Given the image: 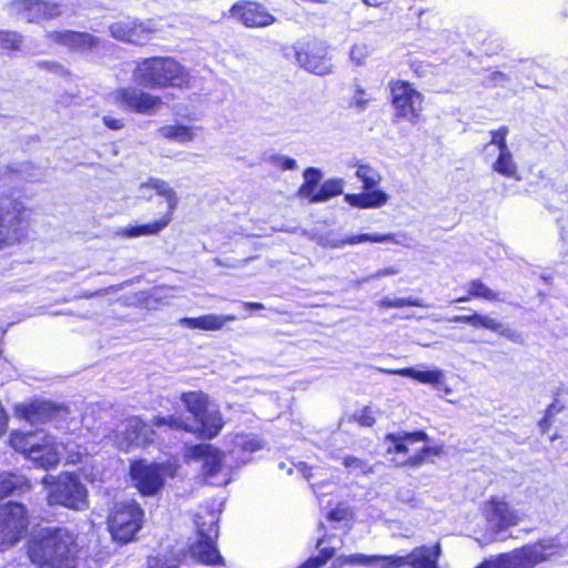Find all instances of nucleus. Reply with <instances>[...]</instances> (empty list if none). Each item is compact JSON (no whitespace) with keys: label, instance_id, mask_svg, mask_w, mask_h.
<instances>
[{"label":"nucleus","instance_id":"a211bd4d","mask_svg":"<svg viewBox=\"0 0 568 568\" xmlns=\"http://www.w3.org/2000/svg\"><path fill=\"white\" fill-rule=\"evenodd\" d=\"M484 516L491 541L495 540L496 535L518 525L523 519V515L518 510L498 497H493L485 504Z\"/></svg>","mask_w":568,"mask_h":568},{"label":"nucleus","instance_id":"6e6d98bb","mask_svg":"<svg viewBox=\"0 0 568 568\" xmlns=\"http://www.w3.org/2000/svg\"><path fill=\"white\" fill-rule=\"evenodd\" d=\"M194 136L193 128L180 124V142L191 141Z\"/></svg>","mask_w":568,"mask_h":568},{"label":"nucleus","instance_id":"423d86ee","mask_svg":"<svg viewBox=\"0 0 568 568\" xmlns=\"http://www.w3.org/2000/svg\"><path fill=\"white\" fill-rule=\"evenodd\" d=\"M386 453L392 456L389 460L396 466L418 467L432 455H439V447H430L426 443L428 436L425 432L389 434Z\"/></svg>","mask_w":568,"mask_h":568},{"label":"nucleus","instance_id":"37998d69","mask_svg":"<svg viewBox=\"0 0 568 568\" xmlns=\"http://www.w3.org/2000/svg\"><path fill=\"white\" fill-rule=\"evenodd\" d=\"M343 465L353 474H368L373 471L372 467L364 460L353 457V456H346L343 459Z\"/></svg>","mask_w":568,"mask_h":568},{"label":"nucleus","instance_id":"0eeeda50","mask_svg":"<svg viewBox=\"0 0 568 568\" xmlns=\"http://www.w3.org/2000/svg\"><path fill=\"white\" fill-rule=\"evenodd\" d=\"M388 88L394 116L410 124H417L424 111V94L407 80H392Z\"/></svg>","mask_w":568,"mask_h":568},{"label":"nucleus","instance_id":"ea45409f","mask_svg":"<svg viewBox=\"0 0 568 568\" xmlns=\"http://www.w3.org/2000/svg\"><path fill=\"white\" fill-rule=\"evenodd\" d=\"M22 43V36L14 31H0V47L4 50L17 51Z\"/></svg>","mask_w":568,"mask_h":568},{"label":"nucleus","instance_id":"4468645a","mask_svg":"<svg viewBox=\"0 0 568 568\" xmlns=\"http://www.w3.org/2000/svg\"><path fill=\"white\" fill-rule=\"evenodd\" d=\"M303 178L304 180L296 191V196L308 203L326 202L334 196L343 194L344 181L334 178L321 183L323 173L317 168H306L303 172Z\"/></svg>","mask_w":568,"mask_h":568},{"label":"nucleus","instance_id":"f257e3e1","mask_svg":"<svg viewBox=\"0 0 568 568\" xmlns=\"http://www.w3.org/2000/svg\"><path fill=\"white\" fill-rule=\"evenodd\" d=\"M561 549L556 537L541 538L508 552L491 556L476 568H535L550 560ZM439 544L414 548L405 556L389 555V568H437Z\"/></svg>","mask_w":568,"mask_h":568},{"label":"nucleus","instance_id":"e2e57ef3","mask_svg":"<svg viewBox=\"0 0 568 568\" xmlns=\"http://www.w3.org/2000/svg\"><path fill=\"white\" fill-rule=\"evenodd\" d=\"M405 495H406V496H403V495H402V493H400V494H399V498H400L402 500L409 501V500H410V496H409V495H410V493L407 490V491L405 493Z\"/></svg>","mask_w":568,"mask_h":568},{"label":"nucleus","instance_id":"412c9836","mask_svg":"<svg viewBox=\"0 0 568 568\" xmlns=\"http://www.w3.org/2000/svg\"><path fill=\"white\" fill-rule=\"evenodd\" d=\"M154 430L138 417H130L119 425L115 432V445L129 450L133 445H146L153 442Z\"/></svg>","mask_w":568,"mask_h":568},{"label":"nucleus","instance_id":"4be33fe9","mask_svg":"<svg viewBox=\"0 0 568 568\" xmlns=\"http://www.w3.org/2000/svg\"><path fill=\"white\" fill-rule=\"evenodd\" d=\"M16 413L30 424H42L65 417L68 409L49 400H33L29 404L17 406Z\"/></svg>","mask_w":568,"mask_h":568},{"label":"nucleus","instance_id":"c85d7f7f","mask_svg":"<svg viewBox=\"0 0 568 568\" xmlns=\"http://www.w3.org/2000/svg\"><path fill=\"white\" fill-rule=\"evenodd\" d=\"M158 32V28L153 20L140 21L134 19V28H131L129 34V43L144 44L152 39Z\"/></svg>","mask_w":568,"mask_h":568},{"label":"nucleus","instance_id":"bf43d9fd","mask_svg":"<svg viewBox=\"0 0 568 568\" xmlns=\"http://www.w3.org/2000/svg\"><path fill=\"white\" fill-rule=\"evenodd\" d=\"M242 306L246 311H260L264 310V305L261 303H251V302H243Z\"/></svg>","mask_w":568,"mask_h":568},{"label":"nucleus","instance_id":"f03ea898","mask_svg":"<svg viewBox=\"0 0 568 568\" xmlns=\"http://www.w3.org/2000/svg\"><path fill=\"white\" fill-rule=\"evenodd\" d=\"M10 444L16 452L26 455L45 469L53 468L59 464L62 450L69 464L81 463L83 457L87 456V449L78 443L57 442L52 435L42 429L29 433H12Z\"/></svg>","mask_w":568,"mask_h":568},{"label":"nucleus","instance_id":"f704fd0d","mask_svg":"<svg viewBox=\"0 0 568 568\" xmlns=\"http://www.w3.org/2000/svg\"><path fill=\"white\" fill-rule=\"evenodd\" d=\"M408 67L413 73V75L417 79H426L430 75H434V69L435 67L432 65L429 62L417 59V58H409L408 60Z\"/></svg>","mask_w":568,"mask_h":568},{"label":"nucleus","instance_id":"a878e982","mask_svg":"<svg viewBox=\"0 0 568 568\" xmlns=\"http://www.w3.org/2000/svg\"><path fill=\"white\" fill-rule=\"evenodd\" d=\"M230 455L235 459L236 466L244 465L251 460V455L261 450L264 443L255 435L237 434L233 442Z\"/></svg>","mask_w":568,"mask_h":568},{"label":"nucleus","instance_id":"5fc2aeb1","mask_svg":"<svg viewBox=\"0 0 568 568\" xmlns=\"http://www.w3.org/2000/svg\"><path fill=\"white\" fill-rule=\"evenodd\" d=\"M160 133L166 138L174 140L178 138V125H166L160 129Z\"/></svg>","mask_w":568,"mask_h":568},{"label":"nucleus","instance_id":"69168bd1","mask_svg":"<svg viewBox=\"0 0 568 568\" xmlns=\"http://www.w3.org/2000/svg\"><path fill=\"white\" fill-rule=\"evenodd\" d=\"M558 223L564 227V225L568 224V217L566 220L560 219Z\"/></svg>","mask_w":568,"mask_h":568},{"label":"nucleus","instance_id":"6ab92c4d","mask_svg":"<svg viewBox=\"0 0 568 568\" xmlns=\"http://www.w3.org/2000/svg\"><path fill=\"white\" fill-rule=\"evenodd\" d=\"M9 17L29 23H39L60 16L59 6L42 0H11L6 4Z\"/></svg>","mask_w":568,"mask_h":568},{"label":"nucleus","instance_id":"13d9d810","mask_svg":"<svg viewBox=\"0 0 568 568\" xmlns=\"http://www.w3.org/2000/svg\"><path fill=\"white\" fill-rule=\"evenodd\" d=\"M7 427H8V416H7L2 405L0 404V436H2L6 433Z\"/></svg>","mask_w":568,"mask_h":568},{"label":"nucleus","instance_id":"c03bdc74","mask_svg":"<svg viewBox=\"0 0 568 568\" xmlns=\"http://www.w3.org/2000/svg\"><path fill=\"white\" fill-rule=\"evenodd\" d=\"M28 209L17 197L0 199V213H24Z\"/></svg>","mask_w":568,"mask_h":568},{"label":"nucleus","instance_id":"b1692460","mask_svg":"<svg viewBox=\"0 0 568 568\" xmlns=\"http://www.w3.org/2000/svg\"><path fill=\"white\" fill-rule=\"evenodd\" d=\"M381 371L389 375L414 378L422 384L430 385L434 389L443 392L445 395H450L453 393V389L446 383L445 372L437 367L426 371H420L415 367Z\"/></svg>","mask_w":568,"mask_h":568},{"label":"nucleus","instance_id":"39448f33","mask_svg":"<svg viewBox=\"0 0 568 568\" xmlns=\"http://www.w3.org/2000/svg\"><path fill=\"white\" fill-rule=\"evenodd\" d=\"M190 417L180 419V429L195 434L202 439H213L224 426L219 407L202 392L184 393L180 398Z\"/></svg>","mask_w":568,"mask_h":568},{"label":"nucleus","instance_id":"72a5a7b5","mask_svg":"<svg viewBox=\"0 0 568 568\" xmlns=\"http://www.w3.org/2000/svg\"><path fill=\"white\" fill-rule=\"evenodd\" d=\"M131 28H134V19L126 18L110 26L111 36L120 41L128 42Z\"/></svg>","mask_w":568,"mask_h":568},{"label":"nucleus","instance_id":"e433bc0d","mask_svg":"<svg viewBox=\"0 0 568 568\" xmlns=\"http://www.w3.org/2000/svg\"><path fill=\"white\" fill-rule=\"evenodd\" d=\"M152 189L155 191L158 195H163L168 199L169 209L173 210L172 201L170 199V195L172 193V190L169 187V185L161 180L152 179L149 183L141 185L142 195H145V190Z\"/></svg>","mask_w":568,"mask_h":568},{"label":"nucleus","instance_id":"473e14b6","mask_svg":"<svg viewBox=\"0 0 568 568\" xmlns=\"http://www.w3.org/2000/svg\"><path fill=\"white\" fill-rule=\"evenodd\" d=\"M392 239V235L390 234H383V235H379V234H359V235H353V236H349L345 240H336V241H333L329 245L332 247H341L345 244H358V243H362V242H386V241H389Z\"/></svg>","mask_w":568,"mask_h":568},{"label":"nucleus","instance_id":"9d476101","mask_svg":"<svg viewBox=\"0 0 568 568\" xmlns=\"http://www.w3.org/2000/svg\"><path fill=\"white\" fill-rule=\"evenodd\" d=\"M52 477H44V484H51L47 500L51 506L60 505L74 510L88 507V490L81 480L73 474H61L55 481Z\"/></svg>","mask_w":568,"mask_h":568},{"label":"nucleus","instance_id":"f3484780","mask_svg":"<svg viewBox=\"0 0 568 568\" xmlns=\"http://www.w3.org/2000/svg\"><path fill=\"white\" fill-rule=\"evenodd\" d=\"M175 468L171 464H146L144 460L131 465L130 475L136 489L145 495L156 494L166 476H173Z\"/></svg>","mask_w":568,"mask_h":568},{"label":"nucleus","instance_id":"79ce46f5","mask_svg":"<svg viewBox=\"0 0 568 568\" xmlns=\"http://www.w3.org/2000/svg\"><path fill=\"white\" fill-rule=\"evenodd\" d=\"M452 323H464L471 325L475 328H484V325H487V315H483L479 313H474L471 315H456L449 320Z\"/></svg>","mask_w":568,"mask_h":568},{"label":"nucleus","instance_id":"0e129e2a","mask_svg":"<svg viewBox=\"0 0 568 568\" xmlns=\"http://www.w3.org/2000/svg\"><path fill=\"white\" fill-rule=\"evenodd\" d=\"M311 486L315 494H318V490L321 488V485L318 483H311Z\"/></svg>","mask_w":568,"mask_h":568},{"label":"nucleus","instance_id":"bb28decb","mask_svg":"<svg viewBox=\"0 0 568 568\" xmlns=\"http://www.w3.org/2000/svg\"><path fill=\"white\" fill-rule=\"evenodd\" d=\"M235 320L236 316L234 315L207 314L200 317L180 318V325L192 329L217 331L221 329L225 323L234 322Z\"/></svg>","mask_w":568,"mask_h":568},{"label":"nucleus","instance_id":"c9c22d12","mask_svg":"<svg viewBox=\"0 0 568 568\" xmlns=\"http://www.w3.org/2000/svg\"><path fill=\"white\" fill-rule=\"evenodd\" d=\"M379 307L384 308H400L405 306H417L426 307L427 305L420 298L407 297V298H388L385 297L378 302Z\"/></svg>","mask_w":568,"mask_h":568},{"label":"nucleus","instance_id":"9b49d317","mask_svg":"<svg viewBox=\"0 0 568 568\" xmlns=\"http://www.w3.org/2000/svg\"><path fill=\"white\" fill-rule=\"evenodd\" d=\"M294 58L298 67L316 75H327L333 72L329 47L324 40L313 38L295 43Z\"/></svg>","mask_w":568,"mask_h":568},{"label":"nucleus","instance_id":"c756f323","mask_svg":"<svg viewBox=\"0 0 568 568\" xmlns=\"http://www.w3.org/2000/svg\"><path fill=\"white\" fill-rule=\"evenodd\" d=\"M30 484L26 477L14 474H0V499L12 493L29 490Z\"/></svg>","mask_w":568,"mask_h":568},{"label":"nucleus","instance_id":"09e8293b","mask_svg":"<svg viewBox=\"0 0 568 568\" xmlns=\"http://www.w3.org/2000/svg\"><path fill=\"white\" fill-rule=\"evenodd\" d=\"M400 272V270L396 266H389L382 270H378L376 273H373L368 275L366 278L363 280V282H368L371 280L381 278L385 276H392L397 275Z\"/></svg>","mask_w":568,"mask_h":568},{"label":"nucleus","instance_id":"a19ab883","mask_svg":"<svg viewBox=\"0 0 568 568\" xmlns=\"http://www.w3.org/2000/svg\"><path fill=\"white\" fill-rule=\"evenodd\" d=\"M509 134V128L501 125L498 129L490 131V141L488 144L496 145L499 152L509 150L507 144V136Z\"/></svg>","mask_w":568,"mask_h":568},{"label":"nucleus","instance_id":"2eb2a0df","mask_svg":"<svg viewBox=\"0 0 568 568\" xmlns=\"http://www.w3.org/2000/svg\"><path fill=\"white\" fill-rule=\"evenodd\" d=\"M143 510L134 500H123L114 505L109 517V529L114 539L130 541L141 528Z\"/></svg>","mask_w":568,"mask_h":568},{"label":"nucleus","instance_id":"7c9ffc66","mask_svg":"<svg viewBox=\"0 0 568 568\" xmlns=\"http://www.w3.org/2000/svg\"><path fill=\"white\" fill-rule=\"evenodd\" d=\"M465 288L469 296L474 298H483L486 301H501L500 294L498 292L493 291L486 284H484L480 280H473L466 284Z\"/></svg>","mask_w":568,"mask_h":568},{"label":"nucleus","instance_id":"8fccbe9b","mask_svg":"<svg viewBox=\"0 0 568 568\" xmlns=\"http://www.w3.org/2000/svg\"><path fill=\"white\" fill-rule=\"evenodd\" d=\"M273 162L282 170L284 171H291L296 169L297 164L296 161L292 158L287 156H275L273 159Z\"/></svg>","mask_w":568,"mask_h":568},{"label":"nucleus","instance_id":"de8ad7c7","mask_svg":"<svg viewBox=\"0 0 568 568\" xmlns=\"http://www.w3.org/2000/svg\"><path fill=\"white\" fill-rule=\"evenodd\" d=\"M149 568H178V561L175 558H152L149 560Z\"/></svg>","mask_w":568,"mask_h":568},{"label":"nucleus","instance_id":"cd10ccee","mask_svg":"<svg viewBox=\"0 0 568 568\" xmlns=\"http://www.w3.org/2000/svg\"><path fill=\"white\" fill-rule=\"evenodd\" d=\"M493 171L504 178L519 180L518 166L510 150L498 152L493 163Z\"/></svg>","mask_w":568,"mask_h":568},{"label":"nucleus","instance_id":"2f4dec72","mask_svg":"<svg viewBox=\"0 0 568 568\" xmlns=\"http://www.w3.org/2000/svg\"><path fill=\"white\" fill-rule=\"evenodd\" d=\"M487 325H484V328L489 329L491 332L498 333L499 335L506 337L510 342L523 344L524 343V336L520 332L501 324L496 318H493L487 315Z\"/></svg>","mask_w":568,"mask_h":568},{"label":"nucleus","instance_id":"603ef678","mask_svg":"<svg viewBox=\"0 0 568 568\" xmlns=\"http://www.w3.org/2000/svg\"><path fill=\"white\" fill-rule=\"evenodd\" d=\"M154 426H156L158 428H162V427H168L169 429L173 430L176 425H175V419L173 417H156L154 419Z\"/></svg>","mask_w":568,"mask_h":568},{"label":"nucleus","instance_id":"f8f14e48","mask_svg":"<svg viewBox=\"0 0 568 568\" xmlns=\"http://www.w3.org/2000/svg\"><path fill=\"white\" fill-rule=\"evenodd\" d=\"M326 541L322 538L317 541V549L320 554L316 557L310 558L300 568H321L323 567L335 554L334 547L323 546ZM363 566L368 568H389V555H364L353 554L348 556H338L329 568H343L344 566Z\"/></svg>","mask_w":568,"mask_h":568},{"label":"nucleus","instance_id":"49530a36","mask_svg":"<svg viewBox=\"0 0 568 568\" xmlns=\"http://www.w3.org/2000/svg\"><path fill=\"white\" fill-rule=\"evenodd\" d=\"M561 410V407H558L557 404H551L547 410L545 417L539 422V427L542 433H546L551 425V418Z\"/></svg>","mask_w":568,"mask_h":568},{"label":"nucleus","instance_id":"5701e85b","mask_svg":"<svg viewBox=\"0 0 568 568\" xmlns=\"http://www.w3.org/2000/svg\"><path fill=\"white\" fill-rule=\"evenodd\" d=\"M116 100L126 109L142 114L153 113L161 104V99L135 88L116 91Z\"/></svg>","mask_w":568,"mask_h":568},{"label":"nucleus","instance_id":"a18cd8bd","mask_svg":"<svg viewBox=\"0 0 568 568\" xmlns=\"http://www.w3.org/2000/svg\"><path fill=\"white\" fill-rule=\"evenodd\" d=\"M351 510L345 505H338L335 509L331 510L327 515L329 521L342 523L351 519Z\"/></svg>","mask_w":568,"mask_h":568},{"label":"nucleus","instance_id":"6e6552de","mask_svg":"<svg viewBox=\"0 0 568 568\" xmlns=\"http://www.w3.org/2000/svg\"><path fill=\"white\" fill-rule=\"evenodd\" d=\"M351 166L355 169V176L363 183V192L345 194V201L357 209H374L384 205L388 195L377 189L382 181L379 172L361 161H354Z\"/></svg>","mask_w":568,"mask_h":568},{"label":"nucleus","instance_id":"864d4df0","mask_svg":"<svg viewBox=\"0 0 568 568\" xmlns=\"http://www.w3.org/2000/svg\"><path fill=\"white\" fill-rule=\"evenodd\" d=\"M296 468L303 475V477L305 479H307L308 481H311L314 478V476H315L314 473H313L314 468L308 466L304 462H300L298 464H296Z\"/></svg>","mask_w":568,"mask_h":568},{"label":"nucleus","instance_id":"ddd939ff","mask_svg":"<svg viewBox=\"0 0 568 568\" xmlns=\"http://www.w3.org/2000/svg\"><path fill=\"white\" fill-rule=\"evenodd\" d=\"M178 62L171 58H150L138 63L133 72L134 82L145 88L174 85Z\"/></svg>","mask_w":568,"mask_h":568},{"label":"nucleus","instance_id":"3c124183","mask_svg":"<svg viewBox=\"0 0 568 568\" xmlns=\"http://www.w3.org/2000/svg\"><path fill=\"white\" fill-rule=\"evenodd\" d=\"M102 121L104 125L111 130H120L124 126V123L121 119H115L110 115H104Z\"/></svg>","mask_w":568,"mask_h":568},{"label":"nucleus","instance_id":"58836bf2","mask_svg":"<svg viewBox=\"0 0 568 568\" xmlns=\"http://www.w3.org/2000/svg\"><path fill=\"white\" fill-rule=\"evenodd\" d=\"M373 100L371 94L361 85H355L354 94L349 101V106L355 108L358 111H363L368 106V103Z\"/></svg>","mask_w":568,"mask_h":568},{"label":"nucleus","instance_id":"680f3d73","mask_svg":"<svg viewBox=\"0 0 568 568\" xmlns=\"http://www.w3.org/2000/svg\"><path fill=\"white\" fill-rule=\"evenodd\" d=\"M470 298H473V296H469V294L467 293L466 296L457 297L456 300L453 301V303L468 302Z\"/></svg>","mask_w":568,"mask_h":568},{"label":"nucleus","instance_id":"4c0bfd02","mask_svg":"<svg viewBox=\"0 0 568 568\" xmlns=\"http://www.w3.org/2000/svg\"><path fill=\"white\" fill-rule=\"evenodd\" d=\"M168 224V220H163L160 223L145 224L139 226H132L124 230L126 236H141L146 234H154Z\"/></svg>","mask_w":568,"mask_h":568},{"label":"nucleus","instance_id":"052dcab7","mask_svg":"<svg viewBox=\"0 0 568 568\" xmlns=\"http://www.w3.org/2000/svg\"><path fill=\"white\" fill-rule=\"evenodd\" d=\"M359 51V47L358 45H354L352 49H351V57L353 60H356V63L357 64H361V60L359 58L356 57V52Z\"/></svg>","mask_w":568,"mask_h":568},{"label":"nucleus","instance_id":"dca6fc26","mask_svg":"<svg viewBox=\"0 0 568 568\" xmlns=\"http://www.w3.org/2000/svg\"><path fill=\"white\" fill-rule=\"evenodd\" d=\"M29 525L27 510L22 504L9 501L0 506V550L17 544Z\"/></svg>","mask_w":568,"mask_h":568},{"label":"nucleus","instance_id":"1a4fd4ad","mask_svg":"<svg viewBox=\"0 0 568 568\" xmlns=\"http://www.w3.org/2000/svg\"><path fill=\"white\" fill-rule=\"evenodd\" d=\"M183 457L187 463L202 462V475L210 485L223 486L231 480L232 467L223 462L222 452L210 444L185 446Z\"/></svg>","mask_w":568,"mask_h":568},{"label":"nucleus","instance_id":"aec40b11","mask_svg":"<svg viewBox=\"0 0 568 568\" xmlns=\"http://www.w3.org/2000/svg\"><path fill=\"white\" fill-rule=\"evenodd\" d=\"M229 11L232 18L246 28H266L276 22V17L257 0H239Z\"/></svg>","mask_w":568,"mask_h":568},{"label":"nucleus","instance_id":"7ed1b4c3","mask_svg":"<svg viewBox=\"0 0 568 568\" xmlns=\"http://www.w3.org/2000/svg\"><path fill=\"white\" fill-rule=\"evenodd\" d=\"M77 552L75 538L64 528H42L29 546V557L38 568H75Z\"/></svg>","mask_w":568,"mask_h":568},{"label":"nucleus","instance_id":"4d7b16f0","mask_svg":"<svg viewBox=\"0 0 568 568\" xmlns=\"http://www.w3.org/2000/svg\"><path fill=\"white\" fill-rule=\"evenodd\" d=\"M371 409L365 407L363 414L359 417V423L365 426H371L374 424L375 419L369 415Z\"/></svg>","mask_w":568,"mask_h":568},{"label":"nucleus","instance_id":"393cba45","mask_svg":"<svg viewBox=\"0 0 568 568\" xmlns=\"http://www.w3.org/2000/svg\"><path fill=\"white\" fill-rule=\"evenodd\" d=\"M48 37L71 50L84 53L94 49L99 39L87 32H75L71 30L52 31Z\"/></svg>","mask_w":568,"mask_h":568},{"label":"nucleus","instance_id":"20e7f679","mask_svg":"<svg viewBox=\"0 0 568 568\" xmlns=\"http://www.w3.org/2000/svg\"><path fill=\"white\" fill-rule=\"evenodd\" d=\"M221 506L222 503L212 500L200 507L193 519L196 539L189 545L184 557L205 566H224V559L216 547Z\"/></svg>","mask_w":568,"mask_h":568}]
</instances>
